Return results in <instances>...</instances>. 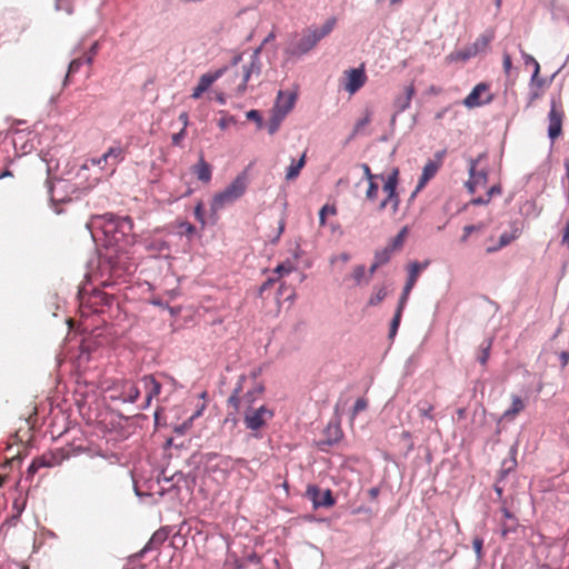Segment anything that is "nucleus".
Returning a JSON list of instances; mask_svg holds the SVG:
<instances>
[{
	"label": "nucleus",
	"instance_id": "nucleus-1",
	"mask_svg": "<svg viewBox=\"0 0 569 569\" xmlns=\"http://www.w3.org/2000/svg\"><path fill=\"white\" fill-rule=\"evenodd\" d=\"M261 373V369H254L250 372L249 378L252 380V386L249 388L242 396V391L244 388V383L248 380V377L242 375L239 377L236 388L232 391V395L228 399V405L234 408L236 410L254 408V402L262 397L264 387L261 382L257 381L258 377Z\"/></svg>",
	"mask_w": 569,
	"mask_h": 569
},
{
	"label": "nucleus",
	"instance_id": "nucleus-2",
	"mask_svg": "<svg viewBox=\"0 0 569 569\" xmlns=\"http://www.w3.org/2000/svg\"><path fill=\"white\" fill-rule=\"evenodd\" d=\"M336 24L333 18L326 21L321 29L307 28L295 39L287 49L290 56L299 57L309 52L316 44L329 34Z\"/></svg>",
	"mask_w": 569,
	"mask_h": 569
},
{
	"label": "nucleus",
	"instance_id": "nucleus-3",
	"mask_svg": "<svg viewBox=\"0 0 569 569\" xmlns=\"http://www.w3.org/2000/svg\"><path fill=\"white\" fill-rule=\"evenodd\" d=\"M249 174L244 170L239 173L222 191L216 193L211 201L212 211H219L240 199L247 191Z\"/></svg>",
	"mask_w": 569,
	"mask_h": 569
},
{
	"label": "nucleus",
	"instance_id": "nucleus-4",
	"mask_svg": "<svg viewBox=\"0 0 569 569\" xmlns=\"http://www.w3.org/2000/svg\"><path fill=\"white\" fill-rule=\"evenodd\" d=\"M103 229L106 233H111L116 242L130 243V237L133 230V222L130 217H118L113 213H104Z\"/></svg>",
	"mask_w": 569,
	"mask_h": 569
},
{
	"label": "nucleus",
	"instance_id": "nucleus-5",
	"mask_svg": "<svg viewBox=\"0 0 569 569\" xmlns=\"http://www.w3.org/2000/svg\"><path fill=\"white\" fill-rule=\"evenodd\" d=\"M383 182L382 191L385 192V198L378 206V211H382L390 207L392 214H396L399 211L400 206V196L397 192V187L399 184V169L392 168L390 173L381 180Z\"/></svg>",
	"mask_w": 569,
	"mask_h": 569
},
{
	"label": "nucleus",
	"instance_id": "nucleus-6",
	"mask_svg": "<svg viewBox=\"0 0 569 569\" xmlns=\"http://www.w3.org/2000/svg\"><path fill=\"white\" fill-rule=\"evenodd\" d=\"M273 411L266 406L249 408L243 411V422L247 429L258 431L272 419Z\"/></svg>",
	"mask_w": 569,
	"mask_h": 569
},
{
	"label": "nucleus",
	"instance_id": "nucleus-7",
	"mask_svg": "<svg viewBox=\"0 0 569 569\" xmlns=\"http://www.w3.org/2000/svg\"><path fill=\"white\" fill-rule=\"evenodd\" d=\"M368 77L363 64L358 68H352L343 71L341 79V87L350 96L357 93L367 82Z\"/></svg>",
	"mask_w": 569,
	"mask_h": 569
},
{
	"label": "nucleus",
	"instance_id": "nucleus-8",
	"mask_svg": "<svg viewBox=\"0 0 569 569\" xmlns=\"http://www.w3.org/2000/svg\"><path fill=\"white\" fill-rule=\"evenodd\" d=\"M260 48L254 50V52L251 56V61L248 66L243 67V71L240 78L239 83L236 87V93L238 96L243 94V92L247 89V83L251 77V74L256 73L259 74L261 71V64L259 59Z\"/></svg>",
	"mask_w": 569,
	"mask_h": 569
},
{
	"label": "nucleus",
	"instance_id": "nucleus-9",
	"mask_svg": "<svg viewBox=\"0 0 569 569\" xmlns=\"http://www.w3.org/2000/svg\"><path fill=\"white\" fill-rule=\"evenodd\" d=\"M297 96L289 91H279L273 107V118L280 122L286 114L293 108Z\"/></svg>",
	"mask_w": 569,
	"mask_h": 569
},
{
	"label": "nucleus",
	"instance_id": "nucleus-10",
	"mask_svg": "<svg viewBox=\"0 0 569 569\" xmlns=\"http://www.w3.org/2000/svg\"><path fill=\"white\" fill-rule=\"evenodd\" d=\"M563 110L561 106H559L555 100L551 103V109L549 111V127H548V136L553 141L556 140L562 132V121H563Z\"/></svg>",
	"mask_w": 569,
	"mask_h": 569
},
{
	"label": "nucleus",
	"instance_id": "nucleus-11",
	"mask_svg": "<svg viewBox=\"0 0 569 569\" xmlns=\"http://www.w3.org/2000/svg\"><path fill=\"white\" fill-rule=\"evenodd\" d=\"M490 101L491 96L489 94V87L488 84L481 82L478 83L471 90V92L463 99V104L468 108H476Z\"/></svg>",
	"mask_w": 569,
	"mask_h": 569
},
{
	"label": "nucleus",
	"instance_id": "nucleus-12",
	"mask_svg": "<svg viewBox=\"0 0 569 569\" xmlns=\"http://www.w3.org/2000/svg\"><path fill=\"white\" fill-rule=\"evenodd\" d=\"M127 150L120 143L110 147L102 156L104 164L109 168V176L116 172L117 166L126 158Z\"/></svg>",
	"mask_w": 569,
	"mask_h": 569
},
{
	"label": "nucleus",
	"instance_id": "nucleus-13",
	"mask_svg": "<svg viewBox=\"0 0 569 569\" xmlns=\"http://www.w3.org/2000/svg\"><path fill=\"white\" fill-rule=\"evenodd\" d=\"M141 383L144 389V402L141 409L150 407L152 400L158 397L161 392L162 385L152 375H146L141 378Z\"/></svg>",
	"mask_w": 569,
	"mask_h": 569
},
{
	"label": "nucleus",
	"instance_id": "nucleus-14",
	"mask_svg": "<svg viewBox=\"0 0 569 569\" xmlns=\"http://www.w3.org/2000/svg\"><path fill=\"white\" fill-rule=\"evenodd\" d=\"M477 161L471 159L469 167L470 178L466 186L469 192L475 193L478 187H485L488 182V174L485 171H476Z\"/></svg>",
	"mask_w": 569,
	"mask_h": 569
},
{
	"label": "nucleus",
	"instance_id": "nucleus-15",
	"mask_svg": "<svg viewBox=\"0 0 569 569\" xmlns=\"http://www.w3.org/2000/svg\"><path fill=\"white\" fill-rule=\"evenodd\" d=\"M307 493L315 507H332L336 502L329 489L321 491L317 487H309Z\"/></svg>",
	"mask_w": 569,
	"mask_h": 569
},
{
	"label": "nucleus",
	"instance_id": "nucleus-16",
	"mask_svg": "<svg viewBox=\"0 0 569 569\" xmlns=\"http://www.w3.org/2000/svg\"><path fill=\"white\" fill-rule=\"evenodd\" d=\"M223 73V69H219L213 73H204L200 77L198 84L193 88L191 93L192 99H199L211 84L218 80Z\"/></svg>",
	"mask_w": 569,
	"mask_h": 569
},
{
	"label": "nucleus",
	"instance_id": "nucleus-17",
	"mask_svg": "<svg viewBox=\"0 0 569 569\" xmlns=\"http://www.w3.org/2000/svg\"><path fill=\"white\" fill-rule=\"evenodd\" d=\"M416 94V88L413 82H410L403 88L402 93L398 94L393 100V108L397 113L406 111L411 103L413 96Z\"/></svg>",
	"mask_w": 569,
	"mask_h": 569
},
{
	"label": "nucleus",
	"instance_id": "nucleus-18",
	"mask_svg": "<svg viewBox=\"0 0 569 569\" xmlns=\"http://www.w3.org/2000/svg\"><path fill=\"white\" fill-rule=\"evenodd\" d=\"M493 32L488 31L481 36H479L476 41L472 43V46L468 49L467 52L461 53L462 59H468L472 56H476L477 53L485 51L490 42L493 40Z\"/></svg>",
	"mask_w": 569,
	"mask_h": 569
},
{
	"label": "nucleus",
	"instance_id": "nucleus-19",
	"mask_svg": "<svg viewBox=\"0 0 569 569\" xmlns=\"http://www.w3.org/2000/svg\"><path fill=\"white\" fill-rule=\"evenodd\" d=\"M118 398L124 402H136L140 396L138 386L130 380H123L120 383Z\"/></svg>",
	"mask_w": 569,
	"mask_h": 569
},
{
	"label": "nucleus",
	"instance_id": "nucleus-20",
	"mask_svg": "<svg viewBox=\"0 0 569 569\" xmlns=\"http://www.w3.org/2000/svg\"><path fill=\"white\" fill-rule=\"evenodd\" d=\"M440 167H441V158H439V160H437V161L429 160L425 164V167L422 169L421 177H420L418 186H417V191L421 190L427 184V182L436 176V173L438 172Z\"/></svg>",
	"mask_w": 569,
	"mask_h": 569
},
{
	"label": "nucleus",
	"instance_id": "nucleus-21",
	"mask_svg": "<svg viewBox=\"0 0 569 569\" xmlns=\"http://www.w3.org/2000/svg\"><path fill=\"white\" fill-rule=\"evenodd\" d=\"M191 171L203 183H209L212 177V167L204 160L201 154L198 162L192 166Z\"/></svg>",
	"mask_w": 569,
	"mask_h": 569
},
{
	"label": "nucleus",
	"instance_id": "nucleus-22",
	"mask_svg": "<svg viewBox=\"0 0 569 569\" xmlns=\"http://www.w3.org/2000/svg\"><path fill=\"white\" fill-rule=\"evenodd\" d=\"M525 400L517 395H511V405L507 410H505L501 419L506 421H512L520 412L525 410Z\"/></svg>",
	"mask_w": 569,
	"mask_h": 569
},
{
	"label": "nucleus",
	"instance_id": "nucleus-23",
	"mask_svg": "<svg viewBox=\"0 0 569 569\" xmlns=\"http://www.w3.org/2000/svg\"><path fill=\"white\" fill-rule=\"evenodd\" d=\"M503 520L501 521V536L506 538L508 533L516 532L518 529L517 518L507 509L501 508Z\"/></svg>",
	"mask_w": 569,
	"mask_h": 569
},
{
	"label": "nucleus",
	"instance_id": "nucleus-24",
	"mask_svg": "<svg viewBox=\"0 0 569 569\" xmlns=\"http://www.w3.org/2000/svg\"><path fill=\"white\" fill-rule=\"evenodd\" d=\"M519 236H520V231L518 229L512 230V232H503L499 237L497 247H487L486 253L490 254V253H495V252L501 250L502 248L509 246L512 241L518 239Z\"/></svg>",
	"mask_w": 569,
	"mask_h": 569
},
{
	"label": "nucleus",
	"instance_id": "nucleus-25",
	"mask_svg": "<svg viewBox=\"0 0 569 569\" xmlns=\"http://www.w3.org/2000/svg\"><path fill=\"white\" fill-rule=\"evenodd\" d=\"M305 166H306V152H303L298 160L291 161V164L286 170V180L287 181L296 180L299 177V174Z\"/></svg>",
	"mask_w": 569,
	"mask_h": 569
},
{
	"label": "nucleus",
	"instance_id": "nucleus-26",
	"mask_svg": "<svg viewBox=\"0 0 569 569\" xmlns=\"http://www.w3.org/2000/svg\"><path fill=\"white\" fill-rule=\"evenodd\" d=\"M372 110L369 108H366L362 112V116L356 121L353 129H352V136H358L362 132L365 127H367L372 119Z\"/></svg>",
	"mask_w": 569,
	"mask_h": 569
},
{
	"label": "nucleus",
	"instance_id": "nucleus-27",
	"mask_svg": "<svg viewBox=\"0 0 569 569\" xmlns=\"http://www.w3.org/2000/svg\"><path fill=\"white\" fill-rule=\"evenodd\" d=\"M428 261L420 263V262H412L408 267V279L409 281L417 282L420 272L427 268Z\"/></svg>",
	"mask_w": 569,
	"mask_h": 569
},
{
	"label": "nucleus",
	"instance_id": "nucleus-28",
	"mask_svg": "<svg viewBox=\"0 0 569 569\" xmlns=\"http://www.w3.org/2000/svg\"><path fill=\"white\" fill-rule=\"evenodd\" d=\"M403 309L405 308H400V306L397 307L396 313H395V316H393V318L391 320V323H390V330H389V338L390 339H393L395 336L397 335L398 328L400 326V320H401V317H402Z\"/></svg>",
	"mask_w": 569,
	"mask_h": 569
},
{
	"label": "nucleus",
	"instance_id": "nucleus-29",
	"mask_svg": "<svg viewBox=\"0 0 569 569\" xmlns=\"http://www.w3.org/2000/svg\"><path fill=\"white\" fill-rule=\"evenodd\" d=\"M408 234V227H403L388 244L393 251L401 249Z\"/></svg>",
	"mask_w": 569,
	"mask_h": 569
},
{
	"label": "nucleus",
	"instance_id": "nucleus-30",
	"mask_svg": "<svg viewBox=\"0 0 569 569\" xmlns=\"http://www.w3.org/2000/svg\"><path fill=\"white\" fill-rule=\"evenodd\" d=\"M387 297V289L386 287L378 288L369 298L368 306L375 307L381 303L385 298Z\"/></svg>",
	"mask_w": 569,
	"mask_h": 569
},
{
	"label": "nucleus",
	"instance_id": "nucleus-31",
	"mask_svg": "<svg viewBox=\"0 0 569 569\" xmlns=\"http://www.w3.org/2000/svg\"><path fill=\"white\" fill-rule=\"evenodd\" d=\"M490 349H491V341H485L479 347V355H478V361L485 366L489 359L490 356Z\"/></svg>",
	"mask_w": 569,
	"mask_h": 569
},
{
	"label": "nucleus",
	"instance_id": "nucleus-32",
	"mask_svg": "<svg viewBox=\"0 0 569 569\" xmlns=\"http://www.w3.org/2000/svg\"><path fill=\"white\" fill-rule=\"evenodd\" d=\"M393 250L387 246L385 249L377 251L375 254V260L377 261V264H385L387 263L392 254Z\"/></svg>",
	"mask_w": 569,
	"mask_h": 569
},
{
	"label": "nucleus",
	"instance_id": "nucleus-33",
	"mask_svg": "<svg viewBox=\"0 0 569 569\" xmlns=\"http://www.w3.org/2000/svg\"><path fill=\"white\" fill-rule=\"evenodd\" d=\"M379 184L378 180L368 181V189L366 191V199L368 201H375L378 198Z\"/></svg>",
	"mask_w": 569,
	"mask_h": 569
},
{
	"label": "nucleus",
	"instance_id": "nucleus-34",
	"mask_svg": "<svg viewBox=\"0 0 569 569\" xmlns=\"http://www.w3.org/2000/svg\"><path fill=\"white\" fill-rule=\"evenodd\" d=\"M337 208L335 206L325 204L319 211V224L322 227L326 224L327 214L335 216Z\"/></svg>",
	"mask_w": 569,
	"mask_h": 569
},
{
	"label": "nucleus",
	"instance_id": "nucleus-35",
	"mask_svg": "<svg viewBox=\"0 0 569 569\" xmlns=\"http://www.w3.org/2000/svg\"><path fill=\"white\" fill-rule=\"evenodd\" d=\"M415 284H416V282L407 280V282L405 284V288L402 290L401 297H400L399 302H398V306H400V308H405L406 307V303L408 301L409 295H410L412 288L415 287Z\"/></svg>",
	"mask_w": 569,
	"mask_h": 569
},
{
	"label": "nucleus",
	"instance_id": "nucleus-36",
	"mask_svg": "<svg viewBox=\"0 0 569 569\" xmlns=\"http://www.w3.org/2000/svg\"><path fill=\"white\" fill-rule=\"evenodd\" d=\"M418 410L420 416L427 417L430 420H433V416L431 415V411L433 410V406L427 401H420L418 403Z\"/></svg>",
	"mask_w": 569,
	"mask_h": 569
},
{
	"label": "nucleus",
	"instance_id": "nucleus-37",
	"mask_svg": "<svg viewBox=\"0 0 569 569\" xmlns=\"http://www.w3.org/2000/svg\"><path fill=\"white\" fill-rule=\"evenodd\" d=\"M33 461L39 465V468L42 467H52L56 465L54 456L53 455H43L41 457H38L33 459Z\"/></svg>",
	"mask_w": 569,
	"mask_h": 569
},
{
	"label": "nucleus",
	"instance_id": "nucleus-38",
	"mask_svg": "<svg viewBox=\"0 0 569 569\" xmlns=\"http://www.w3.org/2000/svg\"><path fill=\"white\" fill-rule=\"evenodd\" d=\"M367 408H368V400L366 398H358L352 408V413H351L352 419L361 411H365Z\"/></svg>",
	"mask_w": 569,
	"mask_h": 569
},
{
	"label": "nucleus",
	"instance_id": "nucleus-39",
	"mask_svg": "<svg viewBox=\"0 0 569 569\" xmlns=\"http://www.w3.org/2000/svg\"><path fill=\"white\" fill-rule=\"evenodd\" d=\"M481 229H482L481 224H479V226H475V224L465 226L463 227V234L460 238V242L461 243H466L468 241L470 234H472V232L480 231Z\"/></svg>",
	"mask_w": 569,
	"mask_h": 569
},
{
	"label": "nucleus",
	"instance_id": "nucleus-40",
	"mask_svg": "<svg viewBox=\"0 0 569 569\" xmlns=\"http://www.w3.org/2000/svg\"><path fill=\"white\" fill-rule=\"evenodd\" d=\"M366 277V267L362 264L356 266L352 271V278L356 284H359Z\"/></svg>",
	"mask_w": 569,
	"mask_h": 569
},
{
	"label": "nucleus",
	"instance_id": "nucleus-41",
	"mask_svg": "<svg viewBox=\"0 0 569 569\" xmlns=\"http://www.w3.org/2000/svg\"><path fill=\"white\" fill-rule=\"evenodd\" d=\"M86 62L84 57L73 59L68 68L67 79L70 77V74L76 73L79 71L80 67Z\"/></svg>",
	"mask_w": 569,
	"mask_h": 569
},
{
	"label": "nucleus",
	"instance_id": "nucleus-42",
	"mask_svg": "<svg viewBox=\"0 0 569 569\" xmlns=\"http://www.w3.org/2000/svg\"><path fill=\"white\" fill-rule=\"evenodd\" d=\"M96 166H97V167H100V169H101V170L109 169V168L104 164L103 160H101V157H99V158H91V159H88V160L83 163L82 168H83V169H89V168H91V167H96Z\"/></svg>",
	"mask_w": 569,
	"mask_h": 569
},
{
	"label": "nucleus",
	"instance_id": "nucleus-43",
	"mask_svg": "<svg viewBox=\"0 0 569 569\" xmlns=\"http://www.w3.org/2000/svg\"><path fill=\"white\" fill-rule=\"evenodd\" d=\"M361 168H362L363 176H365L367 181L383 180V174H375V173H372L370 167L367 163H362Z\"/></svg>",
	"mask_w": 569,
	"mask_h": 569
},
{
	"label": "nucleus",
	"instance_id": "nucleus-44",
	"mask_svg": "<svg viewBox=\"0 0 569 569\" xmlns=\"http://www.w3.org/2000/svg\"><path fill=\"white\" fill-rule=\"evenodd\" d=\"M99 50V42L96 41L92 43L88 52L84 53L86 63L91 64L93 62V59Z\"/></svg>",
	"mask_w": 569,
	"mask_h": 569
},
{
	"label": "nucleus",
	"instance_id": "nucleus-45",
	"mask_svg": "<svg viewBox=\"0 0 569 569\" xmlns=\"http://www.w3.org/2000/svg\"><path fill=\"white\" fill-rule=\"evenodd\" d=\"M482 547H483V539L480 537H475L472 540V548H473L478 559H481L483 556Z\"/></svg>",
	"mask_w": 569,
	"mask_h": 569
},
{
	"label": "nucleus",
	"instance_id": "nucleus-46",
	"mask_svg": "<svg viewBox=\"0 0 569 569\" xmlns=\"http://www.w3.org/2000/svg\"><path fill=\"white\" fill-rule=\"evenodd\" d=\"M221 113L223 114V117H221L218 121V126L221 130H224L227 129L230 124H233L236 121H234V118L231 117V116H227L223 111H221Z\"/></svg>",
	"mask_w": 569,
	"mask_h": 569
},
{
	"label": "nucleus",
	"instance_id": "nucleus-47",
	"mask_svg": "<svg viewBox=\"0 0 569 569\" xmlns=\"http://www.w3.org/2000/svg\"><path fill=\"white\" fill-rule=\"evenodd\" d=\"M502 67H503L505 73L507 76H509L510 71L512 69V61H511V56L508 52H503V54H502Z\"/></svg>",
	"mask_w": 569,
	"mask_h": 569
},
{
	"label": "nucleus",
	"instance_id": "nucleus-48",
	"mask_svg": "<svg viewBox=\"0 0 569 569\" xmlns=\"http://www.w3.org/2000/svg\"><path fill=\"white\" fill-rule=\"evenodd\" d=\"M293 270L292 268V264L291 263H281L279 264L276 269H274V273H278L279 274V278L284 276V274H289L291 271Z\"/></svg>",
	"mask_w": 569,
	"mask_h": 569
},
{
	"label": "nucleus",
	"instance_id": "nucleus-49",
	"mask_svg": "<svg viewBox=\"0 0 569 569\" xmlns=\"http://www.w3.org/2000/svg\"><path fill=\"white\" fill-rule=\"evenodd\" d=\"M179 228L181 233L187 234L189 237L196 232V228L189 222H181Z\"/></svg>",
	"mask_w": 569,
	"mask_h": 569
},
{
	"label": "nucleus",
	"instance_id": "nucleus-50",
	"mask_svg": "<svg viewBox=\"0 0 569 569\" xmlns=\"http://www.w3.org/2000/svg\"><path fill=\"white\" fill-rule=\"evenodd\" d=\"M186 136V130L182 128L178 133L172 136V143L178 146Z\"/></svg>",
	"mask_w": 569,
	"mask_h": 569
},
{
	"label": "nucleus",
	"instance_id": "nucleus-51",
	"mask_svg": "<svg viewBox=\"0 0 569 569\" xmlns=\"http://www.w3.org/2000/svg\"><path fill=\"white\" fill-rule=\"evenodd\" d=\"M349 259H350V256L347 252H342V253H340L337 257H332L331 258V263H335L337 261H341V262L346 263V262L349 261Z\"/></svg>",
	"mask_w": 569,
	"mask_h": 569
},
{
	"label": "nucleus",
	"instance_id": "nucleus-52",
	"mask_svg": "<svg viewBox=\"0 0 569 569\" xmlns=\"http://www.w3.org/2000/svg\"><path fill=\"white\" fill-rule=\"evenodd\" d=\"M247 118L249 120H253V121H257V122H261V117H260V113L259 111L257 110H250L247 112Z\"/></svg>",
	"mask_w": 569,
	"mask_h": 569
},
{
	"label": "nucleus",
	"instance_id": "nucleus-53",
	"mask_svg": "<svg viewBox=\"0 0 569 569\" xmlns=\"http://www.w3.org/2000/svg\"><path fill=\"white\" fill-rule=\"evenodd\" d=\"M500 193H501V188H500V186H492V187L488 190L487 197H488V198H489V200H490L492 196H495V194H500Z\"/></svg>",
	"mask_w": 569,
	"mask_h": 569
},
{
	"label": "nucleus",
	"instance_id": "nucleus-54",
	"mask_svg": "<svg viewBox=\"0 0 569 569\" xmlns=\"http://www.w3.org/2000/svg\"><path fill=\"white\" fill-rule=\"evenodd\" d=\"M489 198H482V197H478V198H475L470 201L471 204H475V206H479V204H487L489 202Z\"/></svg>",
	"mask_w": 569,
	"mask_h": 569
},
{
	"label": "nucleus",
	"instance_id": "nucleus-55",
	"mask_svg": "<svg viewBox=\"0 0 569 569\" xmlns=\"http://www.w3.org/2000/svg\"><path fill=\"white\" fill-rule=\"evenodd\" d=\"M179 120L182 122L184 130H187V127L189 124V116L188 112H181L179 116Z\"/></svg>",
	"mask_w": 569,
	"mask_h": 569
},
{
	"label": "nucleus",
	"instance_id": "nucleus-56",
	"mask_svg": "<svg viewBox=\"0 0 569 569\" xmlns=\"http://www.w3.org/2000/svg\"><path fill=\"white\" fill-rule=\"evenodd\" d=\"M278 279H279V278H277V279H274V278H269V279H268L267 281H264V282H263V284L261 286L260 291L262 292V291H264V290L269 289V288L273 284V282H276Z\"/></svg>",
	"mask_w": 569,
	"mask_h": 569
},
{
	"label": "nucleus",
	"instance_id": "nucleus-57",
	"mask_svg": "<svg viewBox=\"0 0 569 569\" xmlns=\"http://www.w3.org/2000/svg\"><path fill=\"white\" fill-rule=\"evenodd\" d=\"M194 214L197 217L198 220H200L202 223L204 222L203 220V216H202V206L201 203H199L196 209H194Z\"/></svg>",
	"mask_w": 569,
	"mask_h": 569
},
{
	"label": "nucleus",
	"instance_id": "nucleus-58",
	"mask_svg": "<svg viewBox=\"0 0 569 569\" xmlns=\"http://www.w3.org/2000/svg\"><path fill=\"white\" fill-rule=\"evenodd\" d=\"M39 469H40L39 465H37L34 461H32L28 468V475L33 476Z\"/></svg>",
	"mask_w": 569,
	"mask_h": 569
},
{
	"label": "nucleus",
	"instance_id": "nucleus-59",
	"mask_svg": "<svg viewBox=\"0 0 569 569\" xmlns=\"http://www.w3.org/2000/svg\"><path fill=\"white\" fill-rule=\"evenodd\" d=\"M560 358L562 360V366H566L569 362V352L562 351L560 353Z\"/></svg>",
	"mask_w": 569,
	"mask_h": 569
},
{
	"label": "nucleus",
	"instance_id": "nucleus-60",
	"mask_svg": "<svg viewBox=\"0 0 569 569\" xmlns=\"http://www.w3.org/2000/svg\"><path fill=\"white\" fill-rule=\"evenodd\" d=\"M381 264H377V261L375 260V262L372 263V266L370 267V270H369V277H368V280H370L371 276L375 273V271L377 270L378 267H380Z\"/></svg>",
	"mask_w": 569,
	"mask_h": 569
},
{
	"label": "nucleus",
	"instance_id": "nucleus-61",
	"mask_svg": "<svg viewBox=\"0 0 569 569\" xmlns=\"http://www.w3.org/2000/svg\"><path fill=\"white\" fill-rule=\"evenodd\" d=\"M216 100L220 104H224L226 103V98H224V94L222 92H219V93L216 94Z\"/></svg>",
	"mask_w": 569,
	"mask_h": 569
},
{
	"label": "nucleus",
	"instance_id": "nucleus-62",
	"mask_svg": "<svg viewBox=\"0 0 569 569\" xmlns=\"http://www.w3.org/2000/svg\"><path fill=\"white\" fill-rule=\"evenodd\" d=\"M13 173L12 171H10L9 169H6L1 174H0V179L2 178H7V177H12Z\"/></svg>",
	"mask_w": 569,
	"mask_h": 569
},
{
	"label": "nucleus",
	"instance_id": "nucleus-63",
	"mask_svg": "<svg viewBox=\"0 0 569 569\" xmlns=\"http://www.w3.org/2000/svg\"><path fill=\"white\" fill-rule=\"evenodd\" d=\"M236 465L240 466V467H246L247 466V461L243 458H238L236 460Z\"/></svg>",
	"mask_w": 569,
	"mask_h": 569
},
{
	"label": "nucleus",
	"instance_id": "nucleus-64",
	"mask_svg": "<svg viewBox=\"0 0 569 569\" xmlns=\"http://www.w3.org/2000/svg\"><path fill=\"white\" fill-rule=\"evenodd\" d=\"M283 229H284V220H283V219H281V220L279 221V232H278V237H280V234L282 233Z\"/></svg>",
	"mask_w": 569,
	"mask_h": 569
}]
</instances>
